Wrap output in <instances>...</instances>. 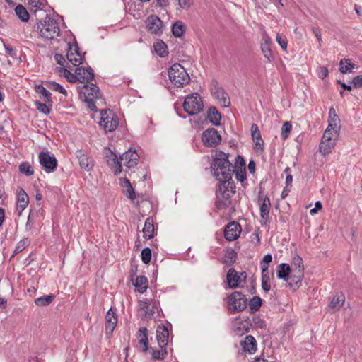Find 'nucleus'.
Masks as SVG:
<instances>
[{
	"mask_svg": "<svg viewBox=\"0 0 362 362\" xmlns=\"http://www.w3.org/2000/svg\"><path fill=\"white\" fill-rule=\"evenodd\" d=\"M233 166L228 160V155L223 151H217L213 158L211 169L213 175L220 182L232 180Z\"/></svg>",
	"mask_w": 362,
	"mask_h": 362,
	"instance_id": "nucleus-1",
	"label": "nucleus"
},
{
	"mask_svg": "<svg viewBox=\"0 0 362 362\" xmlns=\"http://www.w3.org/2000/svg\"><path fill=\"white\" fill-rule=\"evenodd\" d=\"M78 92L80 98L83 100L87 107L92 111H97V104L103 100L102 93L99 88L94 83H90L78 86Z\"/></svg>",
	"mask_w": 362,
	"mask_h": 362,
	"instance_id": "nucleus-2",
	"label": "nucleus"
},
{
	"mask_svg": "<svg viewBox=\"0 0 362 362\" xmlns=\"http://www.w3.org/2000/svg\"><path fill=\"white\" fill-rule=\"evenodd\" d=\"M235 194L233 181L220 182L216 192V206L218 209H225L233 206L232 197Z\"/></svg>",
	"mask_w": 362,
	"mask_h": 362,
	"instance_id": "nucleus-3",
	"label": "nucleus"
},
{
	"mask_svg": "<svg viewBox=\"0 0 362 362\" xmlns=\"http://www.w3.org/2000/svg\"><path fill=\"white\" fill-rule=\"evenodd\" d=\"M37 33L45 40H52L60 33L59 22L49 17H46L37 23Z\"/></svg>",
	"mask_w": 362,
	"mask_h": 362,
	"instance_id": "nucleus-4",
	"label": "nucleus"
},
{
	"mask_svg": "<svg viewBox=\"0 0 362 362\" xmlns=\"http://www.w3.org/2000/svg\"><path fill=\"white\" fill-rule=\"evenodd\" d=\"M168 76L171 83L176 87H182L189 81V76L180 64H174L168 69Z\"/></svg>",
	"mask_w": 362,
	"mask_h": 362,
	"instance_id": "nucleus-5",
	"label": "nucleus"
},
{
	"mask_svg": "<svg viewBox=\"0 0 362 362\" xmlns=\"http://www.w3.org/2000/svg\"><path fill=\"white\" fill-rule=\"evenodd\" d=\"M339 132L325 129L319 146V151L323 156L329 155L336 146Z\"/></svg>",
	"mask_w": 362,
	"mask_h": 362,
	"instance_id": "nucleus-6",
	"label": "nucleus"
},
{
	"mask_svg": "<svg viewBox=\"0 0 362 362\" xmlns=\"http://www.w3.org/2000/svg\"><path fill=\"white\" fill-rule=\"evenodd\" d=\"M182 107L189 115H196L204 109L202 98L196 93L188 95L183 102Z\"/></svg>",
	"mask_w": 362,
	"mask_h": 362,
	"instance_id": "nucleus-7",
	"label": "nucleus"
},
{
	"mask_svg": "<svg viewBox=\"0 0 362 362\" xmlns=\"http://www.w3.org/2000/svg\"><path fill=\"white\" fill-rule=\"evenodd\" d=\"M119 122L117 116L110 110H102L100 111V119L98 124L105 132L115 131Z\"/></svg>",
	"mask_w": 362,
	"mask_h": 362,
	"instance_id": "nucleus-8",
	"label": "nucleus"
},
{
	"mask_svg": "<svg viewBox=\"0 0 362 362\" xmlns=\"http://www.w3.org/2000/svg\"><path fill=\"white\" fill-rule=\"evenodd\" d=\"M39 162L42 168L47 173L55 171L57 167V160L48 151H41L38 155Z\"/></svg>",
	"mask_w": 362,
	"mask_h": 362,
	"instance_id": "nucleus-9",
	"label": "nucleus"
},
{
	"mask_svg": "<svg viewBox=\"0 0 362 362\" xmlns=\"http://www.w3.org/2000/svg\"><path fill=\"white\" fill-rule=\"evenodd\" d=\"M228 305L233 312L243 311L247 308V299L242 293L235 291L228 297Z\"/></svg>",
	"mask_w": 362,
	"mask_h": 362,
	"instance_id": "nucleus-10",
	"label": "nucleus"
},
{
	"mask_svg": "<svg viewBox=\"0 0 362 362\" xmlns=\"http://www.w3.org/2000/svg\"><path fill=\"white\" fill-rule=\"evenodd\" d=\"M165 341H157L158 346L160 348L158 350H154L151 348H149L148 341H139L137 346L142 351H150V353L154 359H164L167 355L166 349L164 347L167 344Z\"/></svg>",
	"mask_w": 362,
	"mask_h": 362,
	"instance_id": "nucleus-11",
	"label": "nucleus"
},
{
	"mask_svg": "<svg viewBox=\"0 0 362 362\" xmlns=\"http://www.w3.org/2000/svg\"><path fill=\"white\" fill-rule=\"evenodd\" d=\"M221 136L214 128L206 129L202 135V140L206 146L216 147L221 141Z\"/></svg>",
	"mask_w": 362,
	"mask_h": 362,
	"instance_id": "nucleus-12",
	"label": "nucleus"
},
{
	"mask_svg": "<svg viewBox=\"0 0 362 362\" xmlns=\"http://www.w3.org/2000/svg\"><path fill=\"white\" fill-rule=\"evenodd\" d=\"M228 285L231 288H238L241 283H244L247 279L245 272H238L235 269L230 268L227 273Z\"/></svg>",
	"mask_w": 362,
	"mask_h": 362,
	"instance_id": "nucleus-13",
	"label": "nucleus"
},
{
	"mask_svg": "<svg viewBox=\"0 0 362 362\" xmlns=\"http://www.w3.org/2000/svg\"><path fill=\"white\" fill-rule=\"evenodd\" d=\"M259 201L260 202V223L265 226L269 219V214L271 209V202L267 196H264L259 192Z\"/></svg>",
	"mask_w": 362,
	"mask_h": 362,
	"instance_id": "nucleus-14",
	"label": "nucleus"
},
{
	"mask_svg": "<svg viewBox=\"0 0 362 362\" xmlns=\"http://www.w3.org/2000/svg\"><path fill=\"white\" fill-rule=\"evenodd\" d=\"M211 94L214 98L216 99L218 104H220L222 107H228L230 106V98L223 88L218 86H214L211 88Z\"/></svg>",
	"mask_w": 362,
	"mask_h": 362,
	"instance_id": "nucleus-15",
	"label": "nucleus"
},
{
	"mask_svg": "<svg viewBox=\"0 0 362 362\" xmlns=\"http://www.w3.org/2000/svg\"><path fill=\"white\" fill-rule=\"evenodd\" d=\"M69 49L66 54L67 59L74 65L78 66L81 64L83 59L84 56L79 52V48L76 44L71 45L69 43Z\"/></svg>",
	"mask_w": 362,
	"mask_h": 362,
	"instance_id": "nucleus-16",
	"label": "nucleus"
},
{
	"mask_svg": "<svg viewBox=\"0 0 362 362\" xmlns=\"http://www.w3.org/2000/svg\"><path fill=\"white\" fill-rule=\"evenodd\" d=\"M75 73L76 74L77 81H79L83 85L90 83L94 79V73L90 66L87 69L77 67Z\"/></svg>",
	"mask_w": 362,
	"mask_h": 362,
	"instance_id": "nucleus-17",
	"label": "nucleus"
},
{
	"mask_svg": "<svg viewBox=\"0 0 362 362\" xmlns=\"http://www.w3.org/2000/svg\"><path fill=\"white\" fill-rule=\"evenodd\" d=\"M146 25L148 31L152 34L160 35L162 33L163 22L156 15H151L147 18Z\"/></svg>",
	"mask_w": 362,
	"mask_h": 362,
	"instance_id": "nucleus-18",
	"label": "nucleus"
},
{
	"mask_svg": "<svg viewBox=\"0 0 362 362\" xmlns=\"http://www.w3.org/2000/svg\"><path fill=\"white\" fill-rule=\"evenodd\" d=\"M139 159V155L136 151H132L129 149L127 151H125L121 156L120 160L122 164L126 166L128 168H134L137 164V160Z\"/></svg>",
	"mask_w": 362,
	"mask_h": 362,
	"instance_id": "nucleus-19",
	"label": "nucleus"
},
{
	"mask_svg": "<svg viewBox=\"0 0 362 362\" xmlns=\"http://www.w3.org/2000/svg\"><path fill=\"white\" fill-rule=\"evenodd\" d=\"M241 233V227L238 223L232 222L228 224L225 228L224 237L227 240H236Z\"/></svg>",
	"mask_w": 362,
	"mask_h": 362,
	"instance_id": "nucleus-20",
	"label": "nucleus"
},
{
	"mask_svg": "<svg viewBox=\"0 0 362 362\" xmlns=\"http://www.w3.org/2000/svg\"><path fill=\"white\" fill-rule=\"evenodd\" d=\"M117 324V315L112 308H110L105 315V332L107 334L112 333Z\"/></svg>",
	"mask_w": 362,
	"mask_h": 362,
	"instance_id": "nucleus-21",
	"label": "nucleus"
},
{
	"mask_svg": "<svg viewBox=\"0 0 362 362\" xmlns=\"http://www.w3.org/2000/svg\"><path fill=\"white\" fill-rule=\"evenodd\" d=\"M29 203V197L25 191L20 189L17 192L16 210L18 215L21 216L23 211L28 206Z\"/></svg>",
	"mask_w": 362,
	"mask_h": 362,
	"instance_id": "nucleus-22",
	"label": "nucleus"
},
{
	"mask_svg": "<svg viewBox=\"0 0 362 362\" xmlns=\"http://www.w3.org/2000/svg\"><path fill=\"white\" fill-rule=\"evenodd\" d=\"M106 158L108 165L112 169L115 174L119 175L122 172V162L120 160V157L118 158L115 153L110 151V153L107 154Z\"/></svg>",
	"mask_w": 362,
	"mask_h": 362,
	"instance_id": "nucleus-23",
	"label": "nucleus"
},
{
	"mask_svg": "<svg viewBox=\"0 0 362 362\" xmlns=\"http://www.w3.org/2000/svg\"><path fill=\"white\" fill-rule=\"evenodd\" d=\"M329 129L338 132H340L341 129L340 119L332 107L329 110L328 126L326 129Z\"/></svg>",
	"mask_w": 362,
	"mask_h": 362,
	"instance_id": "nucleus-24",
	"label": "nucleus"
},
{
	"mask_svg": "<svg viewBox=\"0 0 362 362\" xmlns=\"http://www.w3.org/2000/svg\"><path fill=\"white\" fill-rule=\"evenodd\" d=\"M76 157L78 160L80 167L82 169L88 172L92 170L94 166V162L90 157L88 156L82 151H77Z\"/></svg>",
	"mask_w": 362,
	"mask_h": 362,
	"instance_id": "nucleus-25",
	"label": "nucleus"
},
{
	"mask_svg": "<svg viewBox=\"0 0 362 362\" xmlns=\"http://www.w3.org/2000/svg\"><path fill=\"white\" fill-rule=\"evenodd\" d=\"M261 49L267 61L271 62L273 58V54L271 49V39L267 35H264L262 37Z\"/></svg>",
	"mask_w": 362,
	"mask_h": 362,
	"instance_id": "nucleus-26",
	"label": "nucleus"
},
{
	"mask_svg": "<svg viewBox=\"0 0 362 362\" xmlns=\"http://www.w3.org/2000/svg\"><path fill=\"white\" fill-rule=\"evenodd\" d=\"M291 273V269L288 264L281 263L277 267L276 274L277 277L279 279H283L286 281H288Z\"/></svg>",
	"mask_w": 362,
	"mask_h": 362,
	"instance_id": "nucleus-27",
	"label": "nucleus"
},
{
	"mask_svg": "<svg viewBox=\"0 0 362 362\" xmlns=\"http://www.w3.org/2000/svg\"><path fill=\"white\" fill-rule=\"evenodd\" d=\"M241 354H253L257 351L256 341H240Z\"/></svg>",
	"mask_w": 362,
	"mask_h": 362,
	"instance_id": "nucleus-28",
	"label": "nucleus"
},
{
	"mask_svg": "<svg viewBox=\"0 0 362 362\" xmlns=\"http://www.w3.org/2000/svg\"><path fill=\"white\" fill-rule=\"evenodd\" d=\"M292 266L294 269L292 270L293 272H298L299 278L304 276V266L303 259L298 255L295 254L292 258L291 262Z\"/></svg>",
	"mask_w": 362,
	"mask_h": 362,
	"instance_id": "nucleus-29",
	"label": "nucleus"
},
{
	"mask_svg": "<svg viewBox=\"0 0 362 362\" xmlns=\"http://www.w3.org/2000/svg\"><path fill=\"white\" fill-rule=\"evenodd\" d=\"M120 185L126 189L124 193L129 199L131 200H134L136 199L135 190L127 178H121Z\"/></svg>",
	"mask_w": 362,
	"mask_h": 362,
	"instance_id": "nucleus-30",
	"label": "nucleus"
},
{
	"mask_svg": "<svg viewBox=\"0 0 362 362\" xmlns=\"http://www.w3.org/2000/svg\"><path fill=\"white\" fill-rule=\"evenodd\" d=\"M155 228L153 218L148 217L146 218L143 228L144 236L146 238L151 239L154 235Z\"/></svg>",
	"mask_w": 362,
	"mask_h": 362,
	"instance_id": "nucleus-31",
	"label": "nucleus"
},
{
	"mask_svg": "<svg viewBox=\"0 0 362 362\" xmlns=\"http://www.w3.org/2000/svg\"><path fill=\"white\" fill-rule=\"evenodd\" d=\"M134 286L139 293H144L148 288V279L144 276H137L134 282Z\"/></svg>",
	"mask_w": 362,
	"mask_h": 362,
	"instance_id": "nucleus-32",
	"label": "nucleus"
},
{
	"mask_svg": "<svg viewBox=\"0 0 362 362\" xmlns=\"http://www.w3.org/2000/svg\"><path fill=\"white\" fill-rule=\"evenodd\" d=\"M156 53L161 57H165L168 52V47L166 44L162 40H157L153 45Z\"/></svg>",
	"mask_w": 362,
	"mask_h": 362,
	"instance_id": "nucleus-33",
	"label": "nucleus"
},
{
	"mask_svg": "<svg viewBox=\"0 0 362 362\" xmlns=\"http://www.w3.org/2000/svg\"><path fill=\"white\" fill-rule=\"evenodd\" d=\"M53 105V101L51 100V102H45L42 103L39 100L35 101V106L37 110H39L41 113L45 115H49L50 112V109Z\"/></svg>",
	"mask_w": 362,
	"mask_h": 362,
	"instance_id": "nucleus-34",
	"label": "nucleus"
},
{
	"mask_svg": "<svg viewBox=\"0 0 362 362\" xmlns=\"http://www.w3.org/2000/svg\"><path fill=\"white\" fill-rule=\"evenodd\" d=\"M345 302V297L342 294H336L332 298L329 306L334 310H339Z\"/></svg>",
	"mask_w": 362,
	"mask_h": 362,
	"instance_id": "nucleus-35",
	"label": "nucleus"
},
{
	"mask_svg": "<svg viewBox=\"0 0 362 362\" xmlns=\"http://www.w3.org/2000/svg\"><path fill=\"white\" fill-rule=\"evenodd\" d=\"M208 118L209 121L214 125L220 124L221 116L216 107H211L208 112Z\"/></svg>",
	"mask_w": 362,
	"mask_h": 362,
	"instance_id": "nucleus-36",
	"label": "nucleus"
},
{
	"mask_svg": "<svg viewBox=\"0 0 362 362\" xmlns=\"http://www.w3.org/2000/svg\"><path fill=\"white\" fill-rule=\"evenodd\" d=\"M54 298L55 296L53 294L45 295L37 298L35 300V303L37 306H47L53 301Z\"/></svg>",
	"mask_w": 362,
	"mask_h": 362,
	"instance_id": "nucleus-37",
	"label": "nucleus"
},
{
	"mask_svg": "<svg viewBox=\"0 0 362 362\" xmlns=\"http://www.w3.org/2000/svg\"><path fill=\"white\" fill-rule=\"evenodd\" d=\"M35 90L37 93L40 94L42 97H43L45 102H51V93H49V91L47 90V88L45 86L40 84H37L35 86Z\"/></svg>",
	"mask_w": 362,
	"mask_h": 362,
	"instance_id": "nucleus-38",
	"label": "nucleus"
},
{
	"mask_svg": "<svg viewBox=\"0 0 362 362\" xmlns=\"http://www.w3.org/2000/svg\"><path fill=\"white\" fill-rule=\"evenodd\" d=\"M339 70L342 74L351 73L354 69V64L351 63L349 59H344L339 62Z\"/></svg>",
	"mask_w": 362,
	"mask_h": 362,
	"instance_id": "nucleus-39",
	"label": "nucleus"
},
{
	"mask_svg": "<svg viewBox=\"0 0 362 362\" xmlns=\"http://www.w3.org/2000/svg\"><path fill=\"white\" fill-rule=\"evenodd\" d=\"M45 86H47V88H49L50 90L57 91V92L63 94L66 97L68 95L66 89L62 86H61L59 83H58L55 81H46Z\"/></svg>",
	"mask_w": 362,
	"mask_h": 362,
	"instance_id": "nucleus-40",
	"label": "nucleus"
},
{
	"mask_svg": "<svg viewBox=\"0 0 362 362\" xmlns=\"http://www.w3.org/2000/svg\"><path fill=\"white\" fill-rule=\"evenodd\" d=\"M247 305H249L251 312L255 313L261 308L262 305V300L259 296H254L250 299L249 303L247 302Z\"/></svg>",
	"mask_w": 362,
	"mask_h": 362,
	"instance_id": "nucleus-41",
	"label": "nucleus"
},
{
	"mask_svg": "<svg viewBox=\"0 0 362 362\" xmlns=\"http://www.w3.org/2000/svg\"><path fill=\"white\" fill-rule=\"evenodd\" d=\"M172 33L176 37H180L185 33V25L182 21H176L172 26Z\"/></svg>",
	"mask_w": 362,
	"mask_h": 362,
	"instance_id": "nucleus-42",
	"label": "nucleus"
},
{
	"mask_svg": "<svg viewBox=\"0 0 362 362\" xmlns=\"http://www.w3.org/2000/svg\"><path fill=\"white\" fill-rule=\"evenodd\" d=\"M16 14L23 22H27L30 15L25 8L22 5H18L15 8Z\"/></svg>",
	"mask_w": 362,
	"mask_h": 362,
	"instance_id": "nucleus-43",
	"label": "nucleus"
},
{
	"mask_svg": "<svg viewBox=\"0 0 362 362\" xmlns=\"http://www.w3.org/2000/svg\"><path fill=\"white\" fill-rule=\"evenodd\" d=\"M140 309L143 311L144 315L146 317H151L154 314L153 308L148 301H141L140 303Z\"/></svg>",
	"mask_w": 362,
	"mask_h": 362,
	"instance_id": "nucleus-44",
	"label": "nucleus"
},
{
	"mask_svg": "<svg viewBox=\"0 0 362 362\" xmlns=\"http://www.w3.org/2000/svg\"><path fill=\"white\" fill-rule=\"evenodd\" d=\"M169 331L166 326L159 325L156 329V339H168Z\"/></svg>",
	"mask_w": 362,
	"mask_h": 362,
	"instance_id": "nucleus-45",
	"label": "nucleus"
},
{
	"mask_svg": "<svg viewBox=\"0 0 362 362\" xmlns=\"http://www.w3.org/2000/svg\"><path fill=\"white\" fill-rule=\"evenodd\" d=\"M272 261V256L271 254H267L264 256L263 259L260 262V268L262 269V273H269L268 269L269 267L270 262Z\"/></svg>",
	"mask_w": 362,
	"mask_h": 362,
	"instance_id": "nucleus-46",
	"label": "nucleus"
},
{
	"mask_svg": "<svg viewBox=\"0 0 362 362\" xmlns=\"http://www.w3.org/2000/svg\"><path fill=\"white\" fill-rule=\"evenodd\" d=\"M59 73L64 76L69 82L74 83L77 81L76 74H72L71 71L64 67H61L59 69Z\"/></svg>",
	"mask_w": 362,
	"mask_h": 362,
	"instance_id": "nucleus-47",
	"label": "nucleus"
},
{
	"mask_svg": "<svg viewBox=\"0 0 362 362\" xmlns=\"http://www.w3.org/2000/svg\"><path fill=\"white\" fill-rule=\"evenodd\" d=\"M303 278V276H300V278H299L298 272H293V274H291V275L290 274L289 281H287L288 284V286L290 287H292L293 286L299 287V286L301 284Z\"/></svg>",
	"mask_w": 362,
	"mask_h": 362,
	"instance_id": "nucleus-48",
	"label": "nucleus"
},
{
	"mask_svg": "<svg viewBox=\"0 0 362 362\" xmlns=\"http://www.w3.org/2000/svg\"><path fill=\"white\" fill-rule=\"evenodd\" d=\"M30 244V240L28 238H24L21 240L16 245L13 256L15 255H17L18 253L21 252L23 250H25Z\"/></svg>",
	"mask_w": 362,
	"mask_h": 362,
	"instance_id": "nucleus-49",
	"label": "nucleus"
},
{
	"mask_svg": "<svg viewBox=\"0 0 362 362\" xmlns=\"http://www.w3.org/2000/svg\"><path fill=\"white\" fill-rule=\"evenodd\" d=\"M19 170L21 173L27 176L33 175V170L32 166L27 162L22 163L19 166Z\"/></svg>",
	"mask_w": 362,
	"mask_h": 362,
	"instance_id": "nucleus-50",
	"label": "nucleus"
},
{
	"mask_svg": "<svg viewBox=\"0 0 362 362\" xmlns=\"http://www.w3.org/2000/svg\"><path fill=\"white\" fill-rule=\"evenodd\" d=\"M262 288L265 292H268L271 288L269 273H262Z\"/></svg>",
	"mask_w": 362,
	"mask_h": 362,
	"instance_id": "nucleus-51",
	"label": "nucleus"
},
{
	"mask_svg": "<svg viewBox=\"0 0 362 362\" xmlns=\"http://www.w3.org/2000/svg\"><path fill=\"white\" fill-rule=\"evenodd\" d=\"M151 259V250L145 247L141 251V260L144 264H148Z\"/></svg>",
	"mask_w": 362,
	"mask_h": 362,
	"instance_id": "nucleus-52",
	"label": "nucleus"
},
{
	"mask_svg": "<svg viewBox=\"0 0 362 362\" xmlns=\"http://www.w3.org/2000/svg\"><path fill=\"white\" fill-rule=\"evenodd\" d=\"M292 129V125L289 122H285L281 127V137L284 139L288 138Z\"/></svg>",
	"mask_w": 362,
	"mask_h": 362,
	"instance_id": "nucleus-53",
	"label": "nucleus"
},
{
	"mask_svg": "<svg viewBox=\"0 0 362 362\" xmlns=\"http://www.w3.org/2000/svg\"><path fill=\"white\" fill-rule=\"evenodd\" d=\"M251 135L253 141H261V133L258 128V126L256 124H252L251 126Z\"/></svg>",
	"mask_w": 362,
	"mask_h": 362,
	"instance_id": "nucleus-54",
	"label": "nucleus"
},
{
	"mask_svg": "<svg viewBox=\"0 0 362 362\" xmlns=\"http://www.w3.org/2000/svg\"><path fill=\"white\" fill-rule=\"evenodd\" d=\"M235 178L240 182H243L246 180L245 168H240L235 170Z\"/></svg>",
	"mask_w": 362,
	"mask_h": 362,
	"instance_id": "nucleus-55",
	"label": "nucleus"
},
{
	"mask_svg": "<svg viewBox=\"0 0 362 362\" xmlns=\"http://www.w3.org/2000/svg\"><path fill=\"white\" fill-rule=\"evenodd\" d=\"M179 8L189 10L193 5V0H178Z\"/></svg>",
	"mask_w": 362,
	"mask_h": 362,
	"instance_id": "nucleus-56",
	"label": "nucleus"
},
{
	"mask_svg": "<svg viewBox=\"0 0 362 362\" xmlns=\"http://www.w3.org/2000/svg\"><path fill=\"white\" fill-rule=\"evenodd\" d=\"M276 40L277 43L281 46V47L286 50L287 48V40L284 36L281 35L280 34H277L276 37Z\"/></svg>",
	"mask_w": 362,
	"mask_h": 362,
	"instance_id": "nucleus-57",
	"label": "nucleus"
},
{
	"mask_svg": "<svg viewBox=\"0 0 362 362\" xmlns=\"http://www.w3.org/2000/svg\"><path fill=\"white\" fill-rule=\"evenodd\" d=\"M252 322L255 327L257 328H265L266 327V322L262 319H261L259 317L256 316L253 317Z\"/></svg>",
	"mask_w": 362,
	"mask_h": 362,
	"instance_id": "nucleus-58",
	"label": "nucleus"
},
{
	"mask_svg": "<svg viewBox=\"0 0 362 362\" xmlns=\"http://www.w3.org/2000/svg\"><path fill=\"white\" fill-rule=\"evenodd\" d=\"M138 339H148V329L143 327H140L136 333Z\"/></svg>",
	"mask_w": 362,
	"mask_h": 362,
	"instance_id": "nucleus-59",
	"label": "nucleus"
},
{
	"mask_svg": "<svg viewBox=\"0 0 362 362\" xmlns=\"http://www.w3.org/2000/svg\"><path fill=\"white\" fill-rule=\"evenodd\" d=\"M284 173L286 174V187H291V185H292V181H293V177L291 175V168L289 167H287L284 170Z\"/></svg>",
	"mask_w": 362,
	"mask_h": 362,
	"instance_id": "nucleus-60",
	"label": "nucleus"
},
{
	"mask_svg": "<svg viewBox=\"0 0 362 362\" xmlns=\"http://www.w3.org/2000/svg\"><path fill=\"white\" fill-rule=\"evenodd\" d=\"M353 88H359L362 87V75L355 76L351 82Z\"/></svg>",
	"mask_w": 362,
	"mask_h": 362,
	"instance_id": "nucleus-61",
	"label": "nucleus"
},
{
	"mask_svg": "<svg viewBox=\"0 0 362 362\" xmlns=\"http://www.w3.org/2000/svg\"><path fill=\"white\" fill-rule=\"evenodd\" d=\"M328 69L325 66H321L317 70V76L321 79L325 78L328 76Z\"/></svg>",
	"mask_w": 362,
	"mask_h": 362,
	"instance_id": "nucleus-62",
	"label": "nucleus"
},
{
	"mask_svg": "<svg viewBox=\"0 0 362 362\" xmlns=\"http://www.w3.org/2000/svg\"><path fill=\"white\" fill-rule=\"evenodd\" d=\"M28 3L32 8L36 10L42 8V4L40 0H28Z\"/></svg>",
	"mask_w": 362,
	"mask_h": 362,
	"instance_id": "nucleus-63",
	"label": "nucleus"
},
{
	"mask_svg": "<svg viewBox=\"0 0 362 362\" xmlns=\"http://www.w3.org/2000/svg\"><path fill=\"white\" fill-rule=\"evenodd\" d=\"M312 31L313 33V34L315 35V36L316 37L318 42H319V45L320 46H321L322 43V36H321V32H320V30L319 28H312Z\"/></svg>",
	"mask_w": 362,
	"mask_h": 362,
	"instance_id": "nucleus-64",
	"label": "nucleus"
}]
</instances>
